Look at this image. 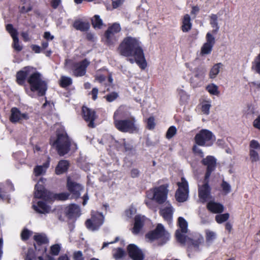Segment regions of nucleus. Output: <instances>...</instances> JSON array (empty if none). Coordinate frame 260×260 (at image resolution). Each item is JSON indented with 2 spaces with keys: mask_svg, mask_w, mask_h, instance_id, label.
Returning a JSON list of instances; mask_svg holds the SVG:
<instances>
[{
  "mask_svg": "<svg viewBox=\"0 0 260 260\" xmlns=\"http://www.w3.org/2000/svg\"><path fill=\"white\" fill-rule=\"evenodd\" d=\"M26 81L29 84L31 91L37 92L38 96H43L46 94L47 83L36 68L26 66L16 73V82L19 85H24Z\"/></svg>",
  "mask_w": 260,
  "mask_h": 260,
  "instance_id": "obj_1",
  "label": "nucleus"
},
{
  "mask_svg": "<svg viewBox=\"0 0 260 260\" xmlns=\"http://www.w3.org/2000/svg\"><path fill=\"white\" fill-rule=\"evenodd\" d=\"M117 50L122 56L134 57V59L129 58L128 60L131 63L136 62L142 70L147 67V63L141 43L137 38L130 36L124 38L119 44Z\"/></svg>",
  "mask_w": 260,
  "mask_h": 260,
  "instance_id": "obj_2",
  "label": "nucleus"
},
{
  "mask_svg": "<svg viewBox=\"0 0 260 260\" xmlns=\"http://www.w3.org/2000/svg\"><path fill=\"white\" fill-rule=\"evenodd\" d=\"M113 123L115 128L122 133H132L137 129L135 118L131 117L130 118L120 119L119 110H116L114 113Z\"/></svg>",
  "mask_w": 260,
  "mask_h": 260,
  "instance_id": "obj_3",
  "label": "nucleus"
},
{
  "mask_svg": "<svg viewBox=\"0 0 260 260\" xmlns=\"http://www.w3.org/2000/svg\"><path fill=\"white\" fill-rule=\"evenodd\" d=\"M168 187V184L154 187L146 192L147 197L150 200H154L158 204H162L167 199Z\"/></svg>",
  "mask_w": 260,
  "mask_h": 260,
  "instance_id": "obj_4",
  "label": "nucleus"
},
{
  "mask_svg": "<svg viewBox=\"0 0 260 260\" xmlns=\"http://www.w3.org/2000/svg\"><path fill=\"white\" fill-rule=\"evenodd\" d=\"M215 141V135L211 131L207 129H202L194 137L195 144L202 147L212 146Z\"/></svg>",
  "mask_w": 260,
  "mask_h": 260,
  "instance_id": "obj_5",
  "label": "nucleus"
},
{
  "mask_svg": "<svg viewBox=\"0 0 260 260\" xmlns=\"http://www.w3.org/2000/svg\"><path fill=\"white\" fill-rule=\"evenodd\" d=\"M57 138L53 143L55 146L56 150L60 156H63L70 150L71 140L67 134L65 132L57 133Z\"/></svg>",
  "mask_w": 260,
  "mask_h": 260,
  "instance_id": "obj_6",
  "label": "nucleus"
},
{
  "mask_svg": "<svg viewBox=\"0 0 260 260\" xmlns=\"http://www.w3.org/2000/svg\"><path fill=\"white\" fill-rule=\"evenodd\" d=\"M145 236L151 241L161 239L164 243L168 241L170 238L169 233L165 230L164 226L161 223H158L154 230L147 233Z\"/></svg>",
  "mask_w": 260,
  "mask_h": 260,
  "instance_id": "obj_7",
  "label": "nucleus"
},
{
  "mask_svg": "<svg viewBox=\"0 0 260 260\" xmlns=\"http://www.w3.org/2000/svg\"><path fill=\"white\" fill-rule=\"evenodd\" d=\"M35 242L34 244L35 249L41 254L47 251L46 245L49 243V239L44 233H36L33 237Z\"/></svg>",
  "mask_w": 260,
  "mask_h": 260,
  "instance_id": "obj_8",
  "label": "nucleus"
},
{
  "mask_svg": "<svg viewBox=\"0 0 260 260\" xmlns=\"http://www.w3.org/2000/svg\"><path fill=\"white\" fill-rule=\"evenodd\" d=\"M181 182H177L178 188L175 193V198L178 202L186 201L188 197L189 186L187 180L184 177L181 179Z\"/></svg>",
  "mask_w": 260,
  "mask_h": 260,
  "instance_id": "obj_9",
  "label": "nucleus"
},
{
  "mask_svg": "<svg viewBox=\"0 0 260 260\" xmlns=\"http://www.w3.org/2000/svg\"><path fill=\"white\" fill-rule=\"evenodd\" d=\"M104 217L99 212L92 213L91 218L86 220L85 224L87 229L94 231L99 229L104 222Z\"/></svg>",
  "mask_w": 260,
  "mask_h": 260,
  "instance_id": "obj_10",
  "label": "nucleus"
},
{
  "mask_svg": "<svg viewBox=\"0 0 260 260\" xmlns=\"http://www.w3.org/2000/svg\"><path fill=\"white\" fill-rule=\"evenodd\" d=\"M201 164L206 167V170L205 174V180H209L212 173L215 171L217 166V160L215 157L212 155H208L205 158H203Z\"/></svg>",
  "mask_w": 260,
  "mask_h": 260,
  "instance_id": "obj_11",
  "label": "nucleus"
},
{
  "mask_svg": "<svg viewBox=\"0 0 260 260\" xmlns=\"http://www.w3.org/2000/svg\"><path fill=\"white\" fill-rule=\"evenodd\" d=\"M90 62L85 58L79 61L74 62L72 64V70L73 71V75L75 77H82L85 75L86 69L89 65Z\"/></svg>",
  "mask_w": 260,
  "mask_h": 260,
  "instance_id": "obj_12",
  "label": "nucleus"
},
{
  "mask_svg": "<svg viewBox=\"0 0 260 260\" xmlns=\"http://www.w3.org/2000/svg\"><path fill=\"white\" fill-rule=\"evenodd\" d=\"M9 120L12 123H21L22 120H27L29 118L26 112L22 113L19 108L12 107L10 110Z\"/></svg>",
  "mask_w": 260,
  "mask_h": 260,
  "instance_id": "obj_13",
  "label": "nucleus"
},
{
  "mask_svg": "<svg viewBox=\"0 0 260 260\" xmlns=\"http://www.w3.org/2000/svg\"><path fill=\"white\" fill-rule=\"evenodd\" d=\"M67 188L72 195V198L77 199L81 194V191L83 189L82 185L75 181L72 180L69 177L67 181Z\"/></svg>",
  "mask_w": 260,
  "mask_h": 260,
  "instance_id": "obj_14",
  "label": "nucleus"
},
{
  "mask_svg": "<svg viewBox=\"0 0 260 260\" xmlns=\"http://www.w3.org/2000/svg\"><path fill=\"white\" fill-rule=\"evenodd\" d=\"M82 115L83 119L88 122V126L89 127H95L94 121L96 118V115L94 110L84 106L82 108Z\"/></svg>",
  "mask_w": 260,
  "mask_h": 260,
  "instance_id": "obj_15",
  "label": "nucleus"
},
{
  "mask_svg": "<svg viewBox=\"0 0 260 260\" xmlns=\"http://www.w3.org/2000/svg\"><path fill=\"white\" fill-rule=\"evenodd\" d=\"M127 252L133 260H144V255L142 251L134 244L128 245Z\"/></svg>",
  "mask_w": 260,
  "mask_h": 260,
  "instance_id": "obj_16",
  "label": "nucleus"
},
{
  "mask_svg": "<svg viewBox=\"0 0 260 260\" xmlns=\"http://www.w3.org/2000/svg\"><path fill=\"white\" fill-rule=\"evenodd\" d=\"M34 197L50 202L51 192L47 191L42 185L37 184L35 187Z\"/></svg>",
  "mask_w": 260,
  "mask_h": 260,
  "instance_id": "obj_17",
  "label": "nucleus"
},
{
  "mask_svg": "<svg viewBox=\"0 0 260 260\" xmlns=\"http://www.w3.org/2000/svg\"><path fill=\"white\" fill-rule=\"evenodd\" d=\"M206 42L203 44L201 50V53L202 55L210 54L215 43V38L210 32H207L206 34Z\"/></svg>",
  "mask_w": 260,
  "mask_h": 260,
  "instance_id": "obj_18",
  "label": "nucleus"
},
{
  "mask_svg": "<svg viewBox=\"0 0 260 260\" xmlns=\"http://www.w3.org/2000/svg\"><path fill=\"white\" fill-rule=\"evenodd\" d=\"M211 187L209 185V180L204 179V184L199 187L198 194L201 200L205 202L209 198L211 193Z\"/></svg>",
  "mask_w": 260,
  "mask_h": 260,
  "instance_id": "obj_19",
  "label": "nucleus"
},
{
  "mask_svg": "<svg viewBox=\"0 0 260 260\" xmlns=\"http://www.w3.org/2000/svg\"><path fill=\"white\" fill-rule=\"evenodd\" d=\"M134 224L132 232L134 234H138L143 228L145 221V216L137 215L134 218Z\"/></svg>",
  "mask_w": 260,
  "mask_h": 260,
  "instance_id": "obj_20",
  "label": "nucleus"
},
{
  "mask_svg": "<svg viewBox=\"0 0 260 260\" xmlns=\"http://www.w3.org/2000/svg\"><path fill=\"white\" fill-rule=\"evenodd\" d=\"M70 167L69 161L67 160H60L55 169V174L59 175L66 173Z\"/></svg>",
  "mask_w": 260,
  "mask_h": 260,
  "instance_id": "obj_21",
  "label": "nucleus"
},
{
  "mask_svg": "<svg viewBox=\"0 0 260 260\" xmlns=\"http://www.w3.org/2000/svg\"><path fill=\"white\" fill-rule=\"evenodd\" d=\"M159 214L163 217L164 220L168 223H170L172 220L173 210L172 207L170 205L160 210Z\"/></svg>",
  "mask_w": 260,
  "mask_h": 260,
  "instance_id": "obj_22",
  "label": "nucleus"
},
{
  "mask_svg": "<svg viewBox=\"0 0 260 260\" xmlns=\"http://www.w3.org/2000/svg\"><path fill=\"white\" fill-rule=\"evenodd\" d=\"M207 208L213 213H221L224 210L223 206L219 203L210 201L207 204Z\"/></svg>",
  "mask_w": 260,
  "mask_h": 260,
  "instance_id": "obj_23",
  "label": "nucleus"
},
{
  "mask_svg": "<svg viewBox=\"0 0 260 260\" xmlns=\"http://www.w3.org/2000/svg\"><path fill=\"white\" fill-rule=\"evenodd\" d=\"M33 207L36 212L42 214L49 213L51 208L49 205L42 201H38L37 206L34 205Z\"/></svg>",
  "mask_w": 260,
  "mask_h": 260,
  "instance_id": "obj_24",
  "label": "nucleus"
},
{
  "mask_svg": "<svg viewBox=\"0 0 260 260\" xmlns=\"http://www.w3.org/2000/svg\"><path fill=\"white\" fill-rule=\"evenodd\" d=\"M79 212V206L75 204H71L66 209V215L69 219H72L75 216L78 215Z\"/></svg>",
  "mask_w": 260,
  "mask_h": 260,
  "instance_id": "obj_25",
  "label": "nucleus"
},
{
  "mask_svg": "<svg viewBox=\"0 0 260 260\" xmlns=\"http://www.w3.org/2000/svg\"><path fill=\"white\" fill-rule=\"evenodd\" d=\"M181 30L183 32L189 31L192 27V23L191 22V18L188 14L184 15L182 21Z\"/></svg>",
  "mask_w": 260,
  "mask_h": 260,
  "instance_id": "obj_26",
  "label": "nucleus"
},
{
  "mask_svg": "<svg viewBox=\"0 0 260 260\" xmlns=\"http://www.w3.org/2000/svg\"><path fill=\"white\" fill-rule=\"evenodd\" d=\"M73 27L78 30L86 31L89 29V24L87 22L81 21L80 20H75L73 24Z\"/></svg>",
  "mask_w": 260,
  "mask_h": 260,
  "instance_id": "obj_27",
  "label": "nucleus"
},
{
  "mask_svg": "<svg viewBox=\"0 0 260 260\" xmlns=\"http://www.w3.org/2000/svg\"><path fill=\"white\" fill-rule=\"evenodd\" d=\"M218 16L216 14H212L210 16V24L214 29L212 30V34L215 35L219 30V26L218 24Z\"/></svg>",
  "mask_w": 260,
  "mask_h": 260,
  "instance_id": "obj_28",
  "label": "nucleus"
},
{
  "mask_svg": "<svg viewBox=\"0 0 260 260\" xmlns=\"http://www.w3.org/2000/svg\"><path fill=\"white\" fill-rule=\"evenodd\" d=\"M70 194L68 192L54 193L51 192L50 202L54 201H66L69 198Z\"/></svg>",
  "mask_w": 260,
  "mask_h": 260,
  "instance_id": "obj_29",
  "label": "nucleus"
},
{
  "mask_svg": "<svg viewBox=\"0 0 260 260\" xmlns=\"http://www.w3.org/2000/svg\"><path fill=\"white\" fill-rule=\"evenodd\" d=\"M20 2L23 5H26L20 8L19 11L21 13H26L32 10L30 0H20Z\"/></svg>",
  "mask_w": 260,
  "mask_h": 260,
  "instance_id": "obj_30",
  "label": "nucleus"
},
{
  "mask_svg": "<svg viewBox=\"0 0 260 260\" xmlns=\"http://www.w3.org/2000/svg\"><path fill=\"white\" fill-rule=\"evenodd\" d=\"M49 160L43 164L42 166H37L34 168V173L36 176H39L45 172L47 168L49 167Z\"/></svg>",
  "mask_w": 260,
  "mask_h": 260,
  "instance_id": "obj_31",
  "label": "nucleus"
},
{
  "mask_svg": "<svg viewBox=\"0 0 260 260\" xmlns=\"http://www.w3.org/2000/svg\"><path fill=\"white\" fill-rule=\"evenodd\" d=\"M222 67L221 63H218L214 64L211 69L209 73V77L211 79L215 78L218 74L220 69Z\"/></svg>",
  "mask_w": 260,
  "mask_h": 260,
  "instance_id": "obj_32",
  "label": "nucleus"
},
{
  "mask_svg": "<svg viewBox=\"0 0 260 260\" xmlns=\"http://www.w3.org/2000/svg\"><path fill=\"white\" fill-rule=\"evenodd\" d=\"M72 83V79L70 77L62 76L60 77L59 84L61 87L64 88L71 85Z\"/></svg>",
  "mask_w": 260,
  "mask_h": 260,
  "instance_id": "obj_33",
  "label": "nucleus"
},
{
  "mask_svg": "<svg viewBox=\"0 0 260 260\" xmlns=\"http://www.w3.org/2000/svg\"><path fill=\"white\" fill-rule=\"evenodd\" d=\"M115 35V34L112 32L110 31V32L109 34V35L107 36V30L105 31L104 34V36L105 37V42L108 46L114 45L115 42L116 41V39Z\"/></svg>",
  "mask_w": 260,
  "mask_h": 260,
  "instance_id": "obj_34",
  "label": "nucleus"
},
{
  "mask_svg": "<svg viewBox=\"0 0 260 260\" xmlns=\"http://www.w3.org/2000/svg\"><path fill=\"white\" fill-rule=\"evenodd\" d=\"M135 148L133 145L131 143L126 141L125 139H123L122 152L131 153L135 151Z\"/></svg>",
  "mask_w": 260,
  "mask_h": 260,
  "instance_id": "obj_35",
  "label": "nucleus"
},
{
  "mask_svg": "<svg viewBox=\"0 0 260 260\" xmlns=\"http://www.w3.org/2000/svg\"><path fill=\"white\" fill-rule=\"evenodd\" d=\"M178 225L180 228V231L183 233H186L187 232V222L182 217H179L178 218Z\"/></svg>",
  "mask_w": 260,
  "mask_h": 260,
  "instance_id": "obj_36",
  "label": "nucleus"
},
{
  "mask_svg": "<svg viewBox=\"0 0 260 260\" xmlns=\"http://www.w3.org/2000/svg\"><path fill=\"white\" fill-rule=\"evenodd\" d=\"M91 23L94 28H101L103 25L102 20L100 16L95 15L91 20Z\"/></svg>",
  "mask_w": 260,
  "mask_h": 260,
  "instance_id": "obj_37",
  "label": "nucleus"
},
{
  "mask_svg": "<svg viewBox=\"0 0 260 260\" xmlns=\"http://www.w3.org/2000/svg\"><path fill=\"white\" fill-rule=\"evenodd\" d=\"M206 89L211 94L217 95L219 94L218 86L213 83L208 85Z\"/></svg>",
  "mask_w": 260,
  "mask_h": 260,
  "instance_id": "obj_38",
  "label": "nucleus"
},
{
  "mask_svg": "<svg viewBox=\"0 0 260 260\" xmlns=\"http://www.w3.org/2000/svg\"><path fill=\"white\" fill-rule=\"evenodd\" d=\"M121 30V27L120 24L117 23H114L111 26H109L107 30V36L109 35V34L110 32V31L116 34Z\"/></svg>",
  "mask_w": 260,
  "mask_h": 260,
  "instance_id": "obj_39",
  "label": "nucleus"
},
{
  "mask_svg": "<svg viewBox=\"0 0 260 260\" xmlns=\"http://www.w3.org/2000/svg\"><path fill=\"white\" fill-rule=\"evenodd\" d=\"M183 234L179 229L177 230L175 232V236L177 241L182 244L185 243L186 240V236Z\"/></svg>",
  "mask_w": 260,
  "mask_h": 260,
  "instance_id": "obj_40",
  "label": "nucleus"
},
{
  "mask_svg": "<svg viewBox=\"0 0 260 260\" xmlns=\"http://www.w3.org/2000/svg\"><path fill=\"white\" fill-rule=\"evenodd\" d=\"M249 157L252 162H256L260 159V157L257 152L252 149H249Z\"/></svg>",
  "mask_w": 260,
  "mask_h": 260,
  "instance_id": "obj_41",
  "label": "nucleus"
},
{
  "mask_svg": "<svg viewBox=\"0 0 260 260\" xmlns=\"http://www.w3.org/2000/svg\"><path fill=\"white\" fill-rule=\"evenodd\" d=\"M61 247L59 244H55L50 247V254L52 255H58L60 251Z\"/></svg>",
  "mask_w": 260,
  "mask_h": 260,
  "instance_id": "obj_42",
  "label": "nucleus"
},
{
  "mask_svg": "<svg viewBox=\"0 0 260 260\" xmlns=\"http://www.w3.org/2000/svg\"><path fill=\"white\" fill-rule=\"evenodd\" d=\"M12 46L13 48L18 52L21 51L23 49L22 45H21L19 43L18 37L13 39V43Z\"/></svg>",
  "mask_w": 260,
  "mask_h": 260,
  "instance_id": "obj_43",
  "label": "nucleus"
},
{
  "mask_svg": "<svg viewBox=\"0 0 260 260\" xmlns=\"http://www.w3.org/2000/svg\"><path fill=\"white\" fill-rule=\"evenodd\" d=\"M125 254V252L122 248H118L113 254V256L116 259H118L123 258Z\"/></svg>",
  "mask_w": 260,
  "mask_h": 260,
  "instance_id": "obj_44",
  "label": "nucleus"
},
{
  "mask_svg": "<svg viewBox=\"0 0 260 260\" xmlns=\"http://www.w3.org/2000/svg\"><path fill=\"white\" fill-rule=\"evenodd\" d=\"M229 218V213H224L222 214H218L215 216V220L218 223H221L226 221Z\"/></svg>",
  "mask_w": 260,
  "mask_h": 260,
  "instance_id": "obj_45",
  "label": "nucleus"
},
{
  "mask_svg": "<svg viewBox=\"0 0 260 260\" xmlns=\"http://www.w3.org/2000/svg\"><path fill=\"white\" fill-rule=\"evenodd\" d=\"M201 243V241L200 239L192 240L190 243V244L188 246V250H190L191 249L192 247L194 249L195 251H199L200 250L199 247Z\"/></svg>",
  "mask_w": 260,
  "mask_h": 260,
  "instance_id": "obj_46",
  "label": "nucleus"
},
{
  "mask_svg": "<svg viewBox=\"0 0 260 260\" xmlns=\"http://www.w3.org/2000/svg\"><path fill=\"white\" fill-rule=\"evenodd\" d=\"M118 97V94L116 92H112L104 96V98L108 102H112Z\"/></svg>",
  "mask_w": 260,
  "mask_h": 260,
  "instance_id": "obj_47",
  "label": "nucleus"
},
{
  "mask_svg": "<svg viewBox=\"0 0 260 260\" xmlns=\"http://www.w3.org/2000/svg\"><path fill=\"white\" fill-rule=\"evenodd\" d=\"M216 238L215 233L212 231H206V241L207 243L212 242Z\"/></svg>",
  "mask_w": 260,
  "mask_h": 260,
  "instance_id": "obj_48",
  "label": "nucleus"
},
{
  "mask_svg": "<svg viewBox=\"0 0 260 260\" xmlns=\"http://www.w3.org/2000/svg\"><path fill=\"white\" fill-rule=\"evenodd\" d=\"M177 133V129L175 126H171L166 133V138L170 139L173 138Z\"/></svg>",
  "mask_w": 260,
  "mask_h": 260,
  "instance_id": "obj_49",
  "label": "nucleus"
},
{
  "mask_svg": "<svg viewBox=\"0 0 260 260\" xmlns=\"http://www.w3.org/2000/svg\"><path fill=\"white\" fill-rule=\"evenodd\" d=\"M198 145L196 144L193 145L192 148V152L200 157L203 158L204 157V152L201 149L198 147Z\"/></svg>",
  "mask_w": 260,
  "mask_h": 260,
  "instance_id": "obj_50",
  "label": "nucleus"
},
{
  "mask_svg": "<svg viewBox=\"0 0 260 260\" xmlns=\"http://www.w3.org/2000/svg\"><path fill=\"white\" fill-rule=\"evenodd\" d=\"M198 145L196 144L193 145L192 148V152L200 157L203 158L204 157V152L201 149L198 147Z\"/></svg>",
  "mask_w": 260,
  "mask_h": 260,
  "instance_id": "obj_51",
  "label": "nucleus"
},
{
  "mask_svg": "<svg viewBox=\"0 0 260 260\" xmlns=\"http://www.w3.org/2000/svg\"><path fill=\"white\" fill-rule=\"evenodd\" d=\"M198 145L196 144L193 145L192 148V152L200 157L203 158L204 157V152L201 149L198 147Z\"/></svg>",
  "mask_w": 260,
  "mask_h": 260,
  "instance_id": "obj_52",
  "label": "nucleus"
},
{
  "mask_svg": "<svg viewBox=\"0 0 260 260\" xmlns=\"http://www.w3.org/2000/svg\"><path fill=\"white\" fill-rule=\"evenodd\" d=\"M32 234V232L27 229H24L21 233V238L23 241L27 240Z\"/></svg>",
  "mask_w": 260,
  "mask_h": 260,
  "instance_id": "obj_53",
  "label": "nucleus"
},
{
  "mask_svg": "<svg viewBox=\"0 0 260 260\" xmlns=\"http://www.w3.org/2000/svg\"><path fill=\"white\" fill-rule=\"evenodd\" d=\"M155 123L154 117L150 116L147 120V128L149 130H152L155 128Z\"/></svg>",
  "mask_w": 260,
  "mask_h": 260,
  "instance_id": "obj_54",
  "label": "nucleus"
},
{
  "mask_svg": "<svg viewBox=\"0 0 260 260\" xmlns=\"http://www.w3.org/2000/svg\"><path fill=\"white\" fill-rule=\"evenodd\" d=\"M221 187L223 192L226 194L229 193L231 191V185L224 180H223L222 181V183L221 184Z\"/></svg>",
  "mask_w": 260,
  "mask_h": 260,
  "instance_id": "obj_55",
  "label": "nucleus"
},
{
  "mask_svg": "<svg viewBox=\"0 0 260 260\" xmlns=\"http://www.w3.org/2000/svg\"><path fill=\"white\" fill-rule=\"evenodd\" d=\"M73 260H84V257L81 251H75L73 255Z\"/></svg>",
  "mask_w": 260,
  "mask_h": 260,
  "instance_id": "obj_56",
  "label": "nucleus"
},
{
  "mask_svg": "<svg viewBox=\"0 0 260 260\" xmlns=\"http://www.w3.org/2000/svg\"><path fill=\"white\" fill-rule=\"evenodd\" d=\"M249 147L250 149H252L254 150L258 148L260 149V144L257 141L255 140H252L250 142Z\"/></svg>",
  "mask_w": 260,
  "mask_h": 260,
  "instance_id": "obj_57",
  "label": "nucleus"
},
{
  "mask_svg": "<svg viewBox=\"0 0 260 260\" xmlns=\"http://www.w3.org/2000/svg\"><path fill=\"white\" fill-rule=\"evenodd\" d=\"M211 107L210 104L208 103L204 104L202 106V111L206 114H208L209 113L210 108Z\"/></svg>",
  "mask_w": 260,
  "mask_h": 260,
  "instance_id": "obj_58",
  "label": "nucleus"
},
{
  "mask_svg": "<svg viewBox=\"0 0 260 260\" xmlns=\"http://www.w3.org/2000/svg\"><path fill=\"white\" fill-rule=\"evenodd\" d=\"M98 93L99 89L96 87L93 88L91 91L89 93V94L91 95L92 99L93 101H95L97 99Z\"/></svg>",
  "mask_w": 260,
  "mask_h": 260,
  "instance_id": "obj_59",
  "label": "nucleus"
},
{
  "mask_svg": "<svg viewBox=\"0 0 260 260\" xmlns=\"http://www.w3.org/2000/svg\"><path fill=\"white\" fill-rule=\"evenodd\" d=\"M112 7L114 9H116L120 6L123 3L124 0H112Z\"/></svg>",
  "mask_w": 260,
  "mask_h": 260,
  "instance_id": "obj_60",
  "label": "nucleus"
},
{
  "mask_svg": "<svg viewBox=\"0 0 260 260\" xmlns=\"http://www.w3.org/2000/svg\"><path fill=\"white\" fill-rule=\"evenodd\" d=\"M130 174L131 177L137 178L140 175V171L138 169L134 168L131 171Z\"/></svg>",
  "mask_w": 260,
  "mask_h": 260,
  "instance_id": "obj_61",
  "label": "nucleus"
},
{
  "mask_svg": "<svg viewBox=\"0 0 260 260\" xmlns=\"http://www.w3.org/2000/svg\"><path fill=\"white\" fill-rule=\"evenodd\" d=\"M32 50L36 53H40L42 52V50L39 46L37 45L32 44L30 46Z\"/></svg>",
  "mask_w": 260,
  "mask_h": 260,
  "instance_id": "obj_62",
  "label": "nucleus"
},
{
  "mask_svg": "<svg viewBox=\"0 0 260 260\" xmlns=\"http://www.w3.org/2000/svg\"><path fill=\"white\" fill-rule=\"evenodd\" d=\"M253 126L260 130V114L257 117V118L253 122Z\"/></svg>",
  "mask_w": 260,
  "mask_h": 260,
  "instance_id": "obj_63",
  "label": "nucleus"
},
{
  "mask_svg": "<svg viewBox=\"0 0 260 260\" xmlns=\"http://www.w3.org/2000/svg\"><path fill=\"white\" fill-rule=\"evenodd\" d=\"M200 11V8L198 6H192L191 8V10L190 12V14L192 15H194V17H196L197 14Z\"/></svg>",
  "mask_w": 260,
  "mask_h": 260,
  "instance_id": "obj_64",
  "label": "nucleus"
}]
</instances>
